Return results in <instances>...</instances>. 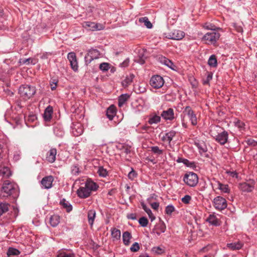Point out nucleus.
<instances>
[{
  "instance_id": "nucleus-33",
  "label": "nucleus",
  "mask_w": 257,
  "mask_h": 257,
  "mask_svg": "<svg viewBox=\"0 0 257 257\" xmlns=\"http://www.w3.org/2000/svg\"><path fill=\"white\" fill-rule=\"evenodd\" d=\"M208 64L212 67H216L217 65V59L214 55H212L210 56L208 61Z\"/></svg>"
},
{
  "instance_id": "nucleus-26",
  "label": "nucleus",
  "mask_w": 257,
  "mask_h": 257,
  "mask_svg": "<svg viewBox=\"0 0 257 257\" xmlns=\"http://www.w3.org/2000/svg\"><path fill=\"white\" fill-rule=\"evenodd\" d=\"M134 77L135 76L133 74H131L127 76L122 82V86L124 87H127L132 83Z\"/></svg>"
},
{
  "instance_id": "nucleus-55",
  "label": "nucleus",
  "mask_w": 257,
  "mask_h": 257,
  "mask_svg": "<svg viewBox=\"0 0 257 257\" xmlns=\"http://www.w3.org/2000/svg\"><path fill=\"white\" fill-rule=\"evenodd\" d=\"M222 183H220L219 181L214 180L213 182L212 183V185L213 187H215L216 189H218L219 187V185H221Z\"/></svg>"
},
{
  "instance_id": "nucleus-2",
  "label": "nucleus",
  "mask_w": 257,
  "mask_h": 257,
  "mask_svg": "<svg viewBox=\"0 0 257 257\" xmlns=\"http://www.w3.org/2000/svg\"><path fill=\"white\" fill-rule=\"evenodd\" d=\"M220 129V127L217 126H214L211 127L210 134L216 142L220 145H223L228 140V134L225 131L219 132V130Z\"/></svg>"
},
{
  "instance_id": "nucleus-53",
  "label": "nucleus",
  "mask_w": 257,
  "mask_h": 257,
  "mask_svg": "<svg viewBox=\"0 0 257 257\" xmlns=\"http://www.w3.org/2000/svg\"><path fill=\"white\" fill-rule=\"evenodd\" d=\"M146 58V56L143 54L142 56H141V54L139 55V58L137 60V62L141 64H143L145 62V59Z\"/></svg>"
},
{
  "instance_id": "nucleus-5",
  "label": "nucleus",
  "mask_w": 257,
  "mask_h": 257,
  "mask_svg": "<svg viewBox=\"0 0 257 257\" xmlns=\"http://www.w3.org/2000/svg\"><path fill=\"white\" fill-rule=\"evenodd\" d=\"M2 192L6 193L4 196H13L15 198L18 196V191L17 187L13 184L9 182L8 181H5L2 188Z\"/></svg>"
},
{
  "instance_id": "nucleus-1",
  "label": "nucleus",
  "mask_w": 257,
  "mask_h": 257,
  "mask_svg": "<svg viewBox=\"0 0 257 257\" xmlns=\"http://www.w3.org/2000/svg\"><path fill=\"white\" fill-rule=\"evenodd\" d=\"M98 185L91 180L88 179L84 186H81L77 191V194L81 198H86L89 197L92 191H96Z\"/></svg>"
},
{
  "instance_id": "nucleus-6",
  "label": "nucleus",
  "mask_w": 257,
  "mask_h": 257,
  "mask_svg": "<svg viewBox=\"0 0 257 257\" xmlns=\"http://www.w3.org/2000/svg\"><path fill=\"white\" fill-rule=\"evenodd\" d=\"M183 181L187 185L194 187L198 182V178L196 174L190 172L185 174Z\"/></svg>"
},
{
  "instance_id": "nucleus-28",
  "label": "nucleus",
  "mask_w": 257,
  "mask_h": 257,
  "mask_svg": "<svg viewBox=\"0 0 257 257\" xmlns=\"http://www.w3.org/2000/svg\"><path fill=\"white\" fill-rule=\"evenodd\" d=\"M111 236L113 240H117L120 238V231L115 228H112L111 230Z\"/></svg>"
},
{
  "instance_id": "nucleus-3",
  "label": "nucleus",
  "mask_w": 257,
  "mask_h": 257,
  "mask_svg": "<svg viewBox=\"0 0 257 257\" xmlns=\"http://www.w3.org/2000/svg\"><path fill=\"white\" fill-rule=\"evenodd\" d=\"M187 116L190 121L192 125H196L197 124V118L195 112L189 106H187L184 108L181 114L182 124L183 127L187 128V124L185 120V117Z\"/></svg>"
},
{
  "instance_id": "nucleus-54",
  "label": "nucleus",
  "mask_w": 257,
  "mask_h": 257,
  "mask_svg": "<svg viewBox=\"0 0 257 257\" xmlns=\"http://www.w3.org/2000/svg\"><path fill=\"white\" fill-rule=\"evenodd\" d=\"M20 62L23 64H29L30 63H32V59L31 58L25 59L21 60Z\"/></svg>"
},
{
  "instance_id": "nucleus-58",
  "label": "nucleus",
  "mask_w": 257,
  "mask_h": 257,
  "mask_svg": "<svg viewBox=\"0 0 257 257\" xmlns=\"http://www.w3.org/2000/svg\"><path fill=\"white\" fill-rule=\"evenodd\" d=\"M129 63V61L128 59L124 60L122 63L119 64L121 67H125L128 66Z\"/></svg>"
},
{
  "instance_id": "nucleus-56",
  "label": "nucleus",
  "mask_w": 257,
  "mask_h": 257,
  "mask_svg": "<svg viewBox=\"0 0 257 257\" xmlns=\"http://www.w3.org/2000/svg\"><path fill=\"white\" fill-rule=\"evenodd\" d=\"M227 173L231 177L233 178H237L238 177L237 173L236 172L234 171H228L227 172Z\"/></svg>"
},
{
  "instance_id": "nucleus-31",
  "label": "nucleus",
  "mask_w": 257,
  "mask_h": 257,
  "mask_svg": "<svg viewBox=\"0 0 257 257\" xmlns=\"http://www.w3.org/2000/svg\"><path fill=\"white\" fill-rule=\"evenodd\" d=\"M10 204L6 202L0 203V216L8 211Z\"/></svg>"
},
{
  "instance_id": "nucleus-37",
  "label": "nucleus",
  "mask_w": 257,
  "mask_h": 257,
  "mask_svg": "<svg viewBox=\"0 0 257 257\" xmlns=\"http://www.w3.org/2000/svg\"><path fill=\"white\" fill-rule=\"evenodd\" d=\"M20 253V251L15 248L10 247L7 252L8 256L18 255Z\"/></svg>"
},
{
  "instance_id": "nucleus-4",
  "label": "nucleus",
  "mask_w": 257,
  "mask_h": 257,
  "mask_svg": "<svg viewBox=\"0 0 257 257\" xmlns=\"http://www.w3.org/2000/svg\"><path fill=\"white\" fill-rule=\"evenodd\" d=\"M19 93L23 99H29L35 94L36 88L29 85H22L19 87Z\"/></svg>"
},
{
  "instance_id": "nucleus-7",
  "label": "nucleus",
  "mask_w": 257,
  "mask_h": 257,
  "mask_svg": "<svg viewBox=\"0 0 257 257\" xmlns=\"http://www.w3.org/2000/svg\"><path fill=\"white\" fill-rule=\"evenodd\" d=\"M219 33L212 31L205 34L202 38V40L207 44H214L219 38Z\"/></svg>"
},
{
  "instance_id": "nucleus-32",
  "label": "nucleus",
  "mask_w": 257,
  "mask_h": 257,
  "mask_svg": "<svg viewBox=\"0 0 257 257\" xmlns=\"http://www.w3.org/2000/svg\"><path fill=\"white\" fill-rule=\"evenodd\" d=\"M139 21L141 23H144L145 26L148 29H151L153 27L152 23L149 21V19L147 17L140 18Z\"/></svg>"
},
{
  "instance_id": "nucleus-15",
  "label": "nucleus",
  "mask_w": 257,
  "mask_h": 257,
  "mask_svg": "<svg viewBox=\"0 0 257 257\" xmlns=\"http://www.w3.org/2000/svg\"><path fill=\"white\" fill-rule=\"evenodd\" d=\"M53 178L52 176H48L44 177L41 181V185L45 189H50L52 186Z\"/></svg>"
},
{
  "instance_id": "nucleus-60",
  "label": "nucleus",
  "mask_w": 257,
  "mask_h": 257,
  "mask_svg": "<svg viewBox=\"0 0 257 257\" xmlns=\"http://www.w3.org/2000/svg\"><path fill=\"white\" fill-rule=\"evenodd\" d=\"M177 162H178V163L183 162L184 164H187L186 162H188L189 161L187 160H186V159H184L181 158H179L177 160Z\"/></svg>"
},
{
  "instance_id": "nucleus-30",
  "label": "nucleus",
  "mask_w": 257,
  "mask_h": 257,
  "mask_svg": "<svg viewBox=\"0 0 257 257\" xmlns=\"http://www.w3.org/2000/svg\"><path fill=\"white\" fill-rule=\"evenodd\" d=\"M131 238L132 235L128 231H125L122 234L123 242L125 245H128L130 244V240Z\"/></svg>"
},
{
  "instance_id": "nucleus-64",
  "label": "nucleus",
  "mask_w": 257,
  "mask_h": 257,
  "mask_svg": "<svg viewBox=\"0 0 257 257\" xmlns=\"http://www.w3.org/2000/svg\"><path fill=\"white\" fill-rule=\"evenodd\" d=\"M131 151H130V149L126 148H125L124 149V152L126 153V154H128L129 153H130Z\"/></svg>"
},
{
  "instance_id": "nucleus-44",
  "label": "nucleus",
  "mask_w": 257,
  "mask_h": 257,
  "mask_svg": "<svg viewBox=\"0 0 257 257\" xmlns=\"http://www.w3.org/2000/svg\"><path fill=\"white\" fill-rule=\"evenodd\" d=\"M139 222L142 227H146L148 224V220L146 217H142L139 220Z\"/></svg>"
},
{
  "instance_id": "nucleus-11",
  "label": "nucleus",
  "mask_w": 257,
  "mask_h": 257,
  "mask_svg": "<svg viewBox=\"0 0 257 257\" xmlns=\"http://www.w3.org/2000/svg\"><path fill=\"white\" fill-rule=\"evenodd\" d=\"M185 33L184 32L178 30H175L168 33L166 37L170 39L180 40L183 39Z\"/></svg>"
},
{
  "instance_id": "nucleus-52",
  "label": "nucleus",
  "mask_w": 257,
  "mask_h": 257,
  "mask_svg": "<svg viewBox=\"0 0 257 257\" xmlns=\"http://www.w3.org/2000/svg\"><path fill=\"white\" fill-rule=\"evenodd\" d=\"M246 143L249 146H251L254 147L257 145V142H256L254 140L251 139L247 140L246 141Z\"/></svg>"
},
{
  "instance_id": "nucleus-10",
  "label": "nucleus",
  "mask_w": 257,
  "mask_h": 257,
  "mask_svg": "<svg viewBox=\"0 0 257 257\" xmlns=\"http://www.w3.org/2000/svg\"><path fill=\"white\" fill-rule=\"evenodd\" d=\"M99 55V51L94 49L89 50L84 57L86 64L90 63L93 60L98 58Z\"/></svg>"
},
{
  "instance_id": "nucleus-34",
  "label": "nucleus",
  "mask_w": 257,
  "mask_h": 257,
  "mask_svg": "<svg viewBox=\"0 0 257 257\" xmlns=\"http://www.w3.org/2000/svg\"><path fill=\"white\" fill-rule=\"evenodd\" d=\"M196 146L198 148L200 153L207 152V149L204 142L195 143Z\"/></svg>"
},
{
  "instance_id": "nucleus-19",
  "label": "nucleus",
  "mask_w": 257,
  "mask_h": 257,
  "mask_svg": "<svg viewBox=\"0 0 257 257\" xmlns=\"http://www.w3.org/2000/svg\"><path fill=\"white\" fill-rule=\"evenodd\" d=\"M53 112V109L50 105L47 107L43 114V117L45 121H49L52 118V115Z\"/></svg>"
},
{
  "instance_id": "nucleus-8",
  "label": "nucleus",
  "mask_w": 257,
  "mask_h": 257,
  "mask_svg": "<svg viewBox=\"0 0 257 257\" xmlns=\"http://www.w3.org/2000/svg\"><path fill=\"white\" fill-rule=\"evenodd\" d=\"M214 208L218 210H222L227 207V201L223 197L218 196L215 197L213 201Z\"/></svg>"
},
{
  "instance_id": "nucleus-25",
  "label": "nucleus",
  "mask_w": 257,
  "mask_h": 257,
  "mask_svg": "<svg viewBox=\"0 0 257 257\" xmlns=\"http://www.w3.org/2000/svg\"><path fill=\"white\" fill-rule=\"evenodd\" d=\"M0 175L3 177L8 178L11 175V172L7 167H1Z\"/></svg>"
},
{
  "instance_id": "nucleus-59",
  "label": "nucleus",
  "mask_w": 257,
  "mask_h": 257,
  "mask_svg": "<svg viewBox=\"0 0 257 257\" xmlns=\"http://www.w3.org/2000/svg\"><path fill=\"white\" fill-rule=\"evenodd\" d=\"M159 206V203L158 202H153L151 203V207L155 210H157Z\"/></svg>"
},
{
  "instance_id": "nucleus-61",
  "label": "nucleus",
  "mask_w": 257,
  "mask_h": 257,
  "mask_svg": "<svg viewBox=\"0 0 257 257\" xmlns=\"http://www.w3.org/2000/svg\"><path fill=\"white\" fill-rule=\"evenodd\" d=\"M127 218L128 219H132V220H136V215L133 214V213H132V214H130L128 215H127Z\"/></svg>"
},
{
  "instance_id": "nucleus-43",
  "label": "nucleus",
  "mask_w": 257,
  "mask_h": 257,
  "mask_svg": "<svg viewBox=\"0 0 257 257\" xmlns=\"http://www.w3.org/2000/svg\"><path fill=\"white\" fill-rule=\"evenodd\" d=\"M234 123H235V125L236 127H237L238 128H239L240 131L244 130L245 123L243 122H242L239 120H237L236 121H235L234 122Z\"/></svg>"
},
{
  "instance_id": "nucleus-23",
  "label": "nucleus",
  "mask_w": 257,
  "mask_h": 257,
  "mask_svg": "<svg viewBox=\"0 0 257 257\" xmlns=\"http://www.w3.org/2000/svg\"><path fill=\"white\" fill-rule=\"evenodd\" d=\"M87 217L88 223L92 226L96 217V211L93 209L89 210Z\"/></svg>"
},
{
  "instance_id": "nucleus-62",
  "label": "nucleus",
  "mask_w": 257,
  "mask_h": 257,
  "mask_svg": "<svg viewBox=\"0 0 257 257\" xmlns=\"http://www.w3.org/2000/svg\"><path fill=\"white\" fill-rule=\"evenodd\" d=\"M57 86V82H53L51 83V88L52 90H54L56 89Z\"/></svg>"
},
{
  "instance_id": "nucleus-14",
  "label": "nucleus",
  "mask_w": 257,
  "mask_h": 257,
  "mask_svg": "<svg viewBox=\"0 0 257 257\" xmlns=\"http://www.w3.org/2000/svg\"><path fill=\"white\" fill-rule=\"evenodd\" d=\"M239 189L243 191L246 192H250L253 190L254 188V182L251 181L250 183L243 182L239 184Z\"/></svg>"
},
{
  "instance_id": "nucleus-63",
  "label": "nucleus",
  "mask_w": 257,
  "mask_h": 257,
  "mask_svg": "<svg viewBox=\"0 0 257 257\" xmlns=\"http://www.w3.org/2000/svg\"><path fill=\"white\" fill-rule=\"evenodd\" d=\"M139 257H150L147 253H142L140 255Z\"/></svg>"
},
{
  "instance_id": "nucleus-46",
  "label": "nucleus",
  "mask_w": 257,
  "mask_h": 257,
  "mask_svg": "<svg viewBox=\"0 0 257 257\" xmlns=\"http://www.w3.org/2000/svg\"><path fill=\"white\" fill-rule=\"evenodd\" d=\"M80 173V169L78 166L74 165L71 167V173L74 175H78Z\"/></svg>"
},
{
  "instance_id": "nucleus-12",
  "label": "nucleus",
  "mask_w": 257,
  "mask_h": 257,
  "mask_svg": "<svg viewBox=\"0 0 257 257\" xmlns=\"http://www.w3.org/2000/svg\"><path fill=\"white\" fill-rule=\"evenodd\" d=\"M67 58L70 62L72 69L76 71L78 70V63L76 54L74 52H70L67 55Z\"/></svg>"
},
{
  "instance_id": "nucleus-38",
  "label": "nucleus",
  "mask_w": 257,
  "mask_h": 257,
  "mask_svg": "<svg viewBox=\"0 0 257 257\" xmlns=\"http://www.w3.org/2000/svg\"><path fill=\"white\" fill-rule=\"evenodd\" d=\"M57 257H75V255L73 253L67 252L62 250L58 252Z\"/></svg>"
},
{
  "instance_id": "nucleus-18",
  "label": "nucleus",
  "mask_w": 257,
  "mask_h": 257,
  "mask_svg": "<svg viewBox=\"0 0 257 257\" xmlns=\"http://www.w3.org/2000/svg\"><path fill=\"white\" fill-rule=\"evenodd\" d=\"M57 150L55 148H51L47 153L46 160L50 163H54L56 160Z\"/></svg>"
},
{
  "instance_id": "nucleus-57",
  "label": "nucleus",
  "mask_w": 257,
  "mask_h": 257,
  "mask_svg": "<svg viewBox=\"0 0 257 257\" xmlns=\"http://www.w3.org/2000/svg\"><path fill=\"white\" fill-rule=\"evenodd\" d=\"M136 176V172L134 171V170H132L131 172H130L128 174V177L133 180L134 179V178Z\"/></svg>"
},
{
  "instance_id": "nucleus-16",
  "label": "nucleus",
  "mask_w": 257,
  "mask_h": 257,
  "mask_svg": "<svg viewBox=\"0 0 257 257\" xmlns=\"http://www.w3.org/2000/svg\"><path fill=\"white\" fill-rule=\"evenodd\" d=\"M161 116L166 120H172L174 118V112L173 109L169 108L162 111Z\"/></svg>"
},
{
  "instance_id": "nucleus-41",
  "label": "nucleus",
  "mask_w": 257,
  "mask_h": 257,
  "mask_svg": "<svg viewBox=\"0 0 257 257\" xmlns=\"http://www.w3.org/2000/svg\"><path fill=\"white\" fill-rule=\"evenodd\" d=\"M218 189L220 190L222 192L224 193H229L230 189H229L228 186L227 184H221L219 185V187Z\"/></svg>"
},
{
  "instance_id": "nucleus-9",
  "label": "nucleus",
  "mask_w": 257,
  "mask_h": 257,
  "mask_svg": "<svg viewBox=\"0 0 257 257\" xmlns=\"http://www.w3.org/2000/svg\"><path fill=\"white\" fill-rule=\"evenodd\" d=\"M164 83L163 78L160 75H156L152 76L150 81V84L154 88H160Z\"/></svg>"
},
{
  "instance_id": "nucleus-13",
  "label": "nucleus",
  "mask_w": 257,
  "mask_h": 257,
  "mask_svg": "<svg viewBox=\"0 0 257 257\" xmlns=\"http://www.w3.org/2000/svg\"><path fill=\"white\" fill-rule=\"evenodd\" d=\"M84 27L87 28L90 31H99L103 29V26L101 24H97L94 22H86L84 24Z\"/></svg>"
},
{
  "instance_id": "nucleus-51",
  "label": "nucleus",
  "mask_w": 257,
  "mask_h": 257,
  "mask_svg": "<svg viewBox=\"0 0 257 257\" xmlns=\"http://www.w3.org/2000/svg\"><path fill=\"white\" fill-rule=\"evenodd\" d=\"M191 199V197L190 195H186L184 197H183L181 200L182 202L185 204H188Z\"/></svg>"
},
{
  "instance_id": "nucleus-47",
  "label": "nucleus",
  "mask_w": 257,
  "mask_h": 257,
  "mask_svg": "<svg viewBox=\"0 0 257 257\" xmlns=\"http://www.w3.org/2000/svg\"><path fill=\"white\" fill-rule=\"evenodd\" d=\"M140 249V245L138 242H135L133 244L132 246L130 248V250L132 252H137Z\"/></svg>"
},
{
  "instance_id": "nucleus-21",
  "label": "nucleus",
  "mask_w": 257,
  "mask_h": 257,
  "mask_svg": "<svg viewBox=\"0 0 257 257\" xmlns=\"http://www.w3.org/2000/svg\"><path fill=\"white\" fill-rule=\"evenodd\" d=\"M176 132L174 131H171L168 133L165 134V136L162 137V141L164 142H167L168 143H170L173 138L176 135Z\"/></svg>"
},
{
  "instance_id": "nucleus-42",
  "label": "nucleus",
  "mask_w": 257,
  "mask_h": 257,
  "mask_svg": "<svg viewBox=\"0 0 257 257\" xmlns=\"http://www.w3.org/2000/svg\"><path fill=\"white\" fill-rule=\"evenodd\" d=\"M151 151L158 155H161L163 154V151L160 149L158 146H152L151 147Z\"/></svg>"
},
{
  "instance_id": "nucleus-36",
  "label": "nucleus",
  "mask_w": 257,
  "mask_h": 257,
  "mask_svg": "<svg viewBox=\"0 0 257 257\" xmlns=\"http://www.w3.org/2000/svg\"><path fill=\"white\" fill-rule=\"evenodd\" d=\"M60 204H61L64 208H66L68 212L71 211L72 209V205L65 199H63L60 201Z\"/></svg>"
},
{
  "instance_id": "nucleus-49",
  "label": "nucleus",
  "mask_w": 257,
  "mask_h": 257,
  "mask_svg": "<svg viewBox=\"0 0 257 257\" xmlns=\"http://www.w3.org/2000/svg\"><path fill=\"white\" fill-rule=\"evenodd\" d=\"M152 251L157 254H160L163 252V249L159 246H156L152 248Z\"/></svg>"
},
{
  "instance_id": "nucleus-48",
  "label": "nucleus",
  "mask_w": 257,
  "mask_h": 257,
  "mask_svg": "<svg viewBox=\"0 0 257 257\" xmlns=\"http://www.w3.org/2000/svg\"><path fill=\"white\" fill-rule=\"evenodd\" d=\"M99 68L102 71H107L109 69V64L107 63H102L100 64Z\"/></svg>"
},
{
  "instance_id": "nucleus-27",
  "label": "nucleus",
  "mask_w": 257,
  "mask_h": 257,
  "mask_svg": "<svg viewBox=\"0 0 257 257\" xmlns=\"http://www.w3.org/2000/svg\"><path fill=\"white\" fill-rule=\"evenodd\" d=\"M129 98L130 95L127 93L121 94L118 97V106L119 107L122 106L127 101Z\"/></svg>"
},
{
  "instance_id": "nucleus-20",
  "label": "nucleus",
  "mask_w": 257,
  "mask_h": 257,
  "mask_svg": "<svg viewBox=\"0 0 257 257\" xmlns=\"http://www.w3.org/2000/svg\"><path fill=\"white\" fill-rule=\"evenodd\" d=\"M242 246V243L239 241L227 244V248L232 250L240 249Z\"/></svg>"
},
{
  "instance_id": "nucleus-22",
  "label": "nucleus",
  "mask_w": 257,
  "mask_h": 257,
  "mask_svg": "<svg viewBox=\"0 0 257 257\" xmlns=\"http://www.w3.org/2000/svg\"><path fill=\"white\" fill-rule=\"evenodd\" d=\"M115 108L113 105L109 106L106 110V115L109 120H112L115 115Z\"/></svg>"
},
{
  "instance_id": "nucleus-40",
  "label": "nucleus",
  "mask_w": 257,
  "mask_h": 257,
  "mask_svg": "<svg viewBox=\"0 0 257 257\" xmlns=\"http://www.w3.org/2000/svg\"><path fill=\"white\" fill-rule=\"evenodd\" d=\"M97 173L100 176L102 177H105L108 174V172L106 169L101 166L98 167Z\"/></svg>"
},
{
  "instance_id": "nucleus-17",
  "label": "nucleus",
  "mask_w": 257,
  "mask_h": 257,
  "mask_svg": "<svg viewBox=\"0 0 257 257\" xmlns=\"http://www.w3.org/2000/svg\"><path fill=\"white\" fill-rule=\"evenodd\" d=\"M206 221L208 222L210 225L218 226L221 224L219 219L217 217V215L214 214H211L206 219Z\"/></svg>"
},
{
  "instance_id": "nucleus-29",
  "label": "nucleus",
  "mask_w": 257,
  "mask_h": 257,
  "mask_svg": "<svg viewBox=\"0 0 257 257\" xmlns=\"http://www.w3.org/2000/svg\"><path fill=\"white\" fill-rule=\"evenodd\" d=\"M161 121V117L157 114L150 116L148 122L150 124H156Z\"/></svg>"
},
{
  "instance_id": "nucleus-50",
  "label": "nucleus",
  "mask_w": 257,
  "mask_h": 257,
  "mask_svg": "<svg viewBox=\"0 0 257 257\" xmlns=\"http://www.w3.org/2000/svg\"><path fill=\"white\" fill-rule=\"evenodd\" d=\"M203 28L207 30H215L216 27L210 24L206 23L204 25Z\"/></svg>"
},
{
  "instance_id": "nucleus-24",
  "label": "nucleus",
  "mask_w": 257,
  "mask_h": 257,
  "mask_svg": "<svg viewBox=\"0 0 257 257\" xmlns=\"http://www.w3.org/2000/svg\"><path fill=\"white\" fill-rule=\"evenodd\" d=\"M60 218L57 215H53L50 218L49 222L51 225L53 227H56L60 223Z\"/></svg>"
},
{
  "instance_id": "nucleus-45",
  "label": "nucleus",
  "mask_w": 257,
  "mask_h": 257,
  "mask_svg": "<svg viewBox=\"0 0 257 257\" xmlns=\"http://www.w3.org/2000/svg\"><path fill=\"white\" fill-rule=\"evenodd\" d=\"M175 208L172 205H168L165 209V212L168 215H171L172 213L174 211Z\"/></svg>"
},
{
  "instance_id": "nucleus-39",
  "label": "nucleus",
  "mask_w": 257,
  "mask_h": 257,
  "mask_svg": "<svg viewBox=\"0 0 257 257\" xmlns=\"http://www.w3.org/2000/svg\"><path fill=\"white\" fill-rule=\"evenodd\" d=\"M161 62L165 65L167 66L169 68L174 69L173 66H174L173 63L169 59L164 57L162 58Z\"/></svg>"
},
{
  "instance_id": "nucleus-35",
  "label": "nucleus",
  "mask_w": 257,
  "mask_h": 257,
  "mask_svg": "<svg viewBox=\"0 0 257 257\" xmlns=\"http://www.w3.org/2000/svg\"><path fill=\"white\" fill-rule=\"evenodd\" d=\"M142 206L143 209L146 211V212L149 215L151 221H153L155 219V217L153 215L151 210L150 208H148L147 206L144 203H142Z\"/></svg>"
}]
</instances>
